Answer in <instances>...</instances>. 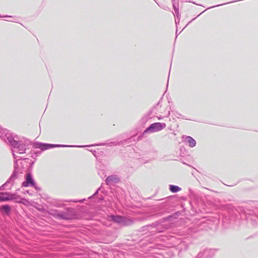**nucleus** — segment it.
Instances as JSON below:
<instances>
[{
  "instance_id": "1a4fd4ad",
  "label": "nucleus",
  "mask_w": 258,
  "mask_h": 258,
  "mask_svg": "<svg viewBox=\"0 0 258 258\" xmlns=\"http://www.w3.org/2000/svg\"><path fill=\"white\" fill-rule=\"evenodd\" d=\"M14 195L13 193L9 192H0V202H7L12 201Z\"/></svg>"
},
{
  "instance_id": "b1692460",
  "label": "nucleus",
  "mask_w": 258,
  "mask_h": 258,
  "mask_svg": "<svg viewBox=\"0 0 258 258\" xmlns=\"http://www.w3.org/2000/svg\"><path fill=\"white\" fill-rule=\"evenodd\" d=\"M172 218H173V216L170 215V216H168L167 217L163 218L162 220L164 221H169L170 219H171Z\"/></svg>"
},
{
  "instance_id": "f257e3e1",
  "label": "nucleus",
  "mask_w": 258,
  "mask_h": 258,
  "mask_svg": "<svg viewBox=\"0 0 258 258\" xmlns=\"http://www.w3.org/2000/svg\"><path fill=\"white\" fill-rule=\"evenodd\" d=\"M0 138L11 146L14 150H17L16 153L23 154L26 150V145L22 141L18 140V137L0 126Z\"/></svg>"
},
{
  "instance_id": "f3484780",
  "label": "nucleus",
  "mask_w": 258,
  "mask_h": 258,
  "mask_svg": "<svg viewBox=\"0 0 258 258\" xmlns=\"http://www.w3.org/2000/svg\"><path fill=\"white\" fill-rule=\"evenodd\" d=\"M8 187L9 185L7 184L6 182H5L4 184H3L0 186V190L8 189Z\"/></svg>"
},
{
  "instance_id": "20e7f679",
  "label": "nucleus",
  "mask_w": 258,
  "mask_h": 258,
  "mask_svg": "<svg viewBox=\"0 0 258 258\" xmlns=\"http://www.w3.org/2000/svg\"><path fill=\"white\" fill-rule=\"evenodd\" d=\"M12 151L13 153V157L14 159V170L11 176L6 182L9 185L8 189H11V186L14 184L15 181L22 176V171L19 167L18 163V161L28 159V158H22V157L17 156L15 154V152H16L17 150L12 149Z\"/></svg>"
},
{
  "instance_id": "f704fd0d",
  "label": "nucleus",
  "mask_w": 258,
  "mask_h": 258,
  "mask_svg": "<svg viewBox=\"0 0 258 258\" xmlns=\"http://www.w3.org/2000/svg\"><path fill=\"white\" fill-rule=\"evenodd\" d=\"M204 12H205V11H203V12H202L201 13V14H199V15H198V16H200V15H201V14H203V13H204Z\"/></svg>"
},
{
  "instance_id": "4be33fe9",
  "label": "nucleus",
  "mask_w": 258,
  "mask_h": 258,
  "mask_svg": "<svg viewBox=\"0 0 258 258\" xmlns=\"http://www.w3.org/2000/svg\"><path fill=\"white\" fill-rule=\"evenodd\" d=\"M173 7L174 9V11H175V13L176 15L178 14V8L176 6L175 4H173Z\"/></svg>"
},
{
  "instance_id": "a211bd4d",
  "label": "nucleus",
  "mask_w": 258,
  "mask_h": 258,
  "mask_svg": "<svg viewBox=\"0 0 258 258\" xmlns=\"http://www.w3.org/2000/svg\"><path fill=\"white\" fill-rule=\"evenodd\" d=\"M238 2V1H232V2H228V3H224V4H220V5H216V6H212V7H211L208 8L207 9H209L210 8H214V7H219V6H222V5H226V4H230V3H235V2Z\"/></svg>"
},
{
  "instance_id": "c756f323",
  "label": "nucleus",
  "mask_w": 258,
  "mask_h": 258,
  "mask_svg": "<svg viewBox=\"0 0 258 258\" xmlns=\"http://www.w3.org/2000/svg\"><path fill=\"white\" fill-rule=\"evenodd\" d=\"M204 12H205V11H203V12H202L201 13V14H199V15H198V16H200V15H201V14H203V13H204Z\"/></svg>"
},
{
  "instance_id": "7ed1b4c3",
  "label": "nucleus",
  "mask_w": 258,
  "mask_h": 258,
  "mask_svg": "<svg viewBox=\"0 0 258 258\" xmlns=\"http://www.w3.org/2000/svg\"><path fill=\"white\" fill-rule=\"evenodd\" d=\"M54 218L64 220H71L78 219L76 210L72 208H67L63 211L50 210L49 212Z\"/></svg>"
},
{
  "instance_id": "72a5a7b5",
  "label": "nucleus",
  "mask_w": 258,
  "mask_h": 258,
  "mask_svg": "<svg viewBox=\"0 0 258 258\" xmlns=\"http://www.w3.org/2000/svg\"><path fill=\"white\" fill-rule=\"evenodd\" d=\"M204 12H205V11H203V12H202L201 13V14H199V15H198V16H200V15H201V14H203V13H204Z\"/></svg>"
},
{
  "instance_id": "423d86ee",
  "label": "nucleus",
  "mask_w": 258,
  "mask_h": 258,
  "mask_svg": "<svg viewBox=\"0 0 258 258\" xmlns=\"http://www.w3.org/2000/svg\"><path fill=\"white\" fill-rule=\"evenodd\" d=\"M166 124L164 122H155L151 124L145 130V133H153L159 132L165 128Z\"/></svg>"
},
{
  "instance_id": "bb28decb",
  "label": "nucleus",
  "mask_w": 258,
  "mask_h": 258,
  "mask_svg": "<svg viewBox=\"0 0 258 258\" xmlns=\"http://www.w3.org/2000/svg\"><path fill=\"white\" fill-rule=\"evenodd\" d=\"M11 18H9V19L8 20H6V21H9V22H13L14 21L11 19L12 18V16H11Z\"/></svg>"
},
{
  "instance_id": "a878e982",
  "label": "nucleus",
  "mask_w": 258,
  "mask_h": 258,
  "mask_svg": "<svg viewBox=\"0 0 258 258\" xmlns=\"http://www.w3.org/2000/svg\"><path fill=\"white\" fill-rule=\"evenodd\" d=\"M178 116H176L177 118L182 117L183 119H186L180 113H177Z\"/></svg>"
},
{
  "instance_id": "4468645a",
  "label": "nucleus",
  "mask_w": 258,
  "mask_h": 258,
  "mask_svg": "<svg viewBox=\"0 0 258 258\" xmlns=\"http://www.w3.org/2000/svg\"><path fill=\"white\" fill-rule=\"evenodd\" d=\"M169 190L173 193L177 192L181 190V188L177 185H169Z\"/></svg>"
},
{
  "instance_id": "ddd939ff",
  "label": "nucleus",
  "mask_w": 258,
  "mask_h": 258,
  "mask_svg": "<svg viewBox=\"0 0 258 258\" xmlns=\"http://www.w3.org/2000/svg\"><path fill=\"white\" fill-rule=\"evenodd\" d=\"M14 195L13 200L15 201L16 203L24 204L25 202H27V200L24 198H22L20 196L17 195L16 194L13 193Z\"/></svg>"
},
{
  "instance_id": "9b49d317",
  "label": "nucleus",
  "mask_w": 258,
  "mask_h": 258,
  "mask_svg": "<svg viewBox=\"0 0 258 258\" xmlns=\"http://www.w3.org/2000/svg\"><path fill=\"white\" fill-rule=\"evenodd\" d=\"M0 211L3 214L9 215L11 211V207L8 205H2L0 207Z\"/></svg>"
},
{
  "instance_id": "6e6552de",
  "label": "nucleus",
  "mask_w": 258,
  "mask_h": 258,
  "mask_svg": "<svg viewBox=\"0 0 258 258\" xmlns=\"http://www.w3.org/2000/svg\"><path fill=\"white\" fill-rule=\"evenodd\" d=\"M120 181L119 178L116 175H111L108 176L105 180V183L107 185H113L117 183Z\"/></svg>"
},
{
  "instance_id": "e433bc0d",
  "label": "nucleus",
  "mask_w": 258,
  "mask_h": 258,
  "mask_svg": "<svg viewBox=\"0 0 258 258\" xmlns=\"http://www.w3.org/2000/svg\"><path fill=\"white\" fill-rule=\"evenodd\" d=\"M36 156L35 154H34V155H32L31 157L33 158H35V157Z\"/></svg>"
},
{
  "instance_id": "58836bf2",
  "label": "nucleus",
  "mask_w": 258,
  "mask_h": 258,
  "mask_svg": "<svg viewBox=\"0 0 258 258\" xmlns=\"http://www.w3.org/2000/svg\"><path fill=\"white\" fill-rule=\"evenodd\" d=\"M257 224H258V211H257Z\"/></svg>"
},
{
  "instance_id": "f8f14e48",
  "label": "nucleus",
  "mask_w": 258,
  "mask_h": 258,
  "mask_svg": "<svg viewBox=\"0 0 258 258\" xmlns=\"http://www.w3.org/2000/svg\"><path fill=\"white\" fill-rule=\"evenodd\" d=\"M185 142L188 144L190 147H194L196 145V141L195 140L190 136H186L185 138Z\"/></svg>"
},
{
  "instance_id": "6ab92c4d",
  "label": "nucleus",
  "mask_w": 258,
  "mask_h": 258,
  "mask_svg": "<svg viewBox=\"0 0 258 258\" xmlns=\"http://www.w3.org/2000/svg\"><path fill=\"white\" fill-rule=\"evenodd\" d=\"M52 205L55 207H57V208H59V207H61L63 206V204H60V203H59L58 202H54L52 203Z\"/></svg>"
},
{
  "instance_id": "4c0bfd02",
  "label": "nucleus",
  "mask_w": 258,
  "mask_h": 258,
  "mask_svg": "<svg viewBox=\"0 0 258 258\" xmlns=\"http://www.w3.org/2000/svg\"><path fill=\"white\" fill-rule=\"evenodd\" d=\"M162 118V117L160 116L158 117V119H161Z\"/></svg>"
},
{
  "instance_id": "c9c22d12",
  "label": "nucleus",
  "mask_w": 258,
  "mask_h": 258,
  "mask_svg": "<svg viewBox=\"0 0 258 258\" xmlns=\"http://www.w3.org/2000/svg\"><path fill=\"white\" fill-rule=\"evenodd\" d=\"M204 12H205V11H203V12H202L201 13V14H199V15H198V16H200V15H201V14H203V13H204Z\"/></svg>"
},
{
  "instance_id": "473e14b6",
  "label": "nucleus",
  "mask_w": 258,
  "mask_h": 258,
  "mask_svg": "<svg viewBox=\"0 0 258 258\" xmlns=\"http://www.w3.org/2000/svg\"><path fill=\"white\" fill-rule=\"evenodd\" d=\"M204 12H205V11H203V12H202L201 13V14H199V15H198V16H200V15H201V14H203V13H204Z\"/></svg>"
},
{
  "instance_id": "f03ea898",
  "label": "nucleus",
  "mask_w": 258,
  "mask_h": 258,
  "mask_svg": "<svg viewBox=\"0 0 258 258\" xmlns=\"http://www.w3.org/2000/svg\"><path fill=\"white\" fill-rule=\"evenodd\" d=\"M120 143L117 142H111L109 143H102L99 144H94L86 146L84 145H66L60 144H51L47 143H42L38 142H35L33 143V147L35 149H40L42 151H44L50 148L55 147H77V148H84L85 147H95V146H107L109 147L119 145Z\"/></svg>"
},
{
  "instance_id": "39448f33",
  "label": "nucleus",
  "mask_w": 258,
  "mask_h": 258,
  "mask_svg": "<svg viewBox=\"0 0 258 258\" xmlns=\"http://www.w3.org/2000/svg\"><path fill=\"white\" fill-rule=\"evenodd\" d=\"M108 220L125 226L132 225L134 223V220L132 218L119 215H111L108 217Z\"/></svg>"
},
{
  "instance_id": "2eb2a0df",
  "label": "nucleus",
  "mask_w": 258,
  "mask_h": 258,
  "mask_svg": "<svg viewBox=\"0 0 258 258\" xmlns=\"http://www.w3.org/2000/svg\"><path fill=\"white\" fill-rule=\"evenodd\" d=\"M161 227H162V228H160V226H159V225L157 227L155 228L156 230L155 231H156L158 233H161V232H164V231L165 229H167L168 228V226L167 225H162V226H161Z\"/></svg>"
},
{
  "instance_id": "0eeeda50",
  "label": "nucleus",
  "mask_w": 258,
  "mask_h": 258,
  "mask_svg": "<svg viewBox=\"0 0 258 258\" xmlns=\"http://www.w3.org/2000/svg\"><path fill=\"white\" fill-rule=\"evenodd\" d=\"M35 180H34L32 175L30 172H28L25 175V181L22 183L23 187H29L35 186Z\"/></svg>"
},
{
  "instance_id": "cd10ccee",
  "label": "nucleus",
  "mask_w": 258,
  "mask_h": 258,
  "mask_svg": "<svg viewBox=\"0 0 258 258\" xmlns=\"http://www.w3.org/2000/svg\"><path fill=\"white\" fill-rule=\"evenodd\" d=\"M90 151H91L93 154L95 156V154L96 153V151L95 150H89Z\"/></svg>"
},
{
  "instance_id": "c85d7f7f",
  "label": "nucleus",
  "mask_w": 258,
  "mask_h": 258,
  "mask_svg": "<svg viewBox=\"0 0 258 258\" xmlns=\"http://www.w3.org/2000/svg\"><path fill=\"white\" fill-rule=\"evenodd\" d=\"M26 192L28 194H29L30 195H31L32 194L31 193L29 192V190H26Z\"/></svg>"
},
{
  "instance_id": "aec40b11",
  "label": "nucleus",
  "mask_w": 258,
  "mask_h": 258,
  "mask_svg": "<svg viewBox=\"0 0 258 258\" xmlns=\"http://www.w3.org/2000/svg\"><path fill=\"white\" fill-rule=\"evenodd\" d=\"M145 130L142 133H141V134H140L138 137V140H141L143 137L144 136L147 134L148 133H145Z\"/></svg>"
},
{
  "instance_id": "dca6fc26",
  "label": "nucleus",
  "mask_w": 258,
  "mask_h": 258,
  "mask_svg": "<svg viewBox=\"0 0 258 258\" xmlns=\"http://www.w3.org/2000/svg\"><path fill=\"white\" fill-rule=\"evenodd\" d=\"M85 199L81 200H66L64 202H73V203H82L85 201Z\"/></svg>"
},
{
  "instance_id": "9d476101",
  "label": "nucleus",
  "mask_w": 258,
  "mask_h": 258,
  "mask_svg": "<svg viewBox=\"0 0 258 258\" xmlns=\"http://www.w3.org/2000/svg\"><path fill=\"white\" fill-rule=\"evenodd\" d=\"M218 250L217 249H213V248H207L204 249V257L205 258H209L212 257L215 254L216 251Z\"/></svg>"
},
{
  "instance_id": "2f4dec72",
  "label": "nucleus",
  "mask_w": 258,
  "mask_h": 258,
  "mask_svg": "<svg viewBox=\"0 0 258 258\" xmlns=\"http://www.w3.org/2000/svg\"><path fill=\"white\" fill-rule=\"evenodd\" d=\"M204 12H205V11H203V12H202L201 13V14H199V15H198V16H200V15H201V14H203V13H204Z\"/></svg>"
},
{
  "instance_id": "393cba45",
  "label": "nucleus",
  "mask_w": 258,
  "mask_h": 258,
  "mask_svg": "<svg viewBox=\"0 0 258 258\" xmlns=\"http://www.w3.org/2000/svg\"><path fill=\"white\" fill-rule=\"evenodd\" d=\"M31 187H34L37 191H40L41 190V188L38 187L36 185V184L35 182V186H32Z\"/></svg>"
},
{
  "instance_id": "412c9836",
  "label": "nucleus",
  "mask_w": 258,
  "mask_h": 258,
  "mask_svg": "<svg viewBox=\"0 0 258 258\" xmlns=\"http://www.w3.org/2000/svg\"><path fill=\"white\" fill-rule=\"evenodd\" d=\"M202 257H204V253L203 251H200L199 253L198 254L196 258H202Z\"/></svg>"
},
{
  "instance_id": "7c9ffc66",
  "label": "nucleus",
  "mask_w": 258,
  "mask_h": 258,
  "mask_svg": "<svg viewBox=\"0 0 258 258\" xmlns=\"http://www.w3.org/2000/svg\"><path fill=\"white\" fill-rule=\"evenodd\" d=\"M204 12H205V11H203V12H202L201 13V14H199V15H198V16H200V15H201V14H203V13H204Z\"/></svg>"
},
{
  "instance_id": "5701e85b",
  "label": "nucleus",
  "mask_w": 258,
  "mask_h": 258,
  "mask_svg": "<svg viewBox=\"0 0 258 258\" xmlns=\"http://www.w3.org/2000/svg\"><path fill=\"white\" fill-rule=\"evenodd\" d=\"M102 185H101V187H99V188H98V189H97V190L95 192V193L92 195V196L90 197L89 198V199H91V198H92L93 197H95V196H96L98 194L99 190L100 189V188L102 187Z\"/></svg>"
}]
</instances>
